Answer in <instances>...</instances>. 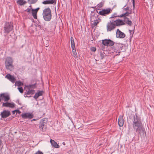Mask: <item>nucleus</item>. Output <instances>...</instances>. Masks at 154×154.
<instances>
[{
	"mask_svg": "<svg viewBox=\"0 0 154 154\" xmlns=\"http://www.w3.org/2000/svg\"><path fill=\"white\" fill-rule=\"evenodd\" d=\"M43 16L44 20L46 21H49L51 18V10L49 8L45 9L43 12Z\"/></svg>",
	"mask_w": 154,
	"mask_h": 154,
	"instance_id": "2",
	"label": "nucleus"
},
{
	"mask_svg": "<svg viewBox=\"0 0 154 154\" xmlns=\"http://www.w3.org/2000/svg\"><path fill=\"white\" fill-rule=\"evenodd\" d=\"M16 112V110L13 111H12V113L13 114H14Z\"/></svg>",
	"mask_w": 154,
	"mask_h": 154,
	"instance_id": "40",
	"label": "nucleus"
},
{
	"mask_svg": "<svg viewBox=\"0 0 154 154\" xmlns=\"http://www.w3.org/2000/svg\"><path fill=\"white\" fill-rule=\"evenodd\" d=\"M44 93L43 91H39L36 93L34 96V98L35 99H37L39 97L42 96Z\"/></svg>",
	"mask_w": 154,
	"mask_h": 154,
	"instance_id": "21",
	"label": "nucleus"
},
{
	"mask_svg": "<svg viewBox=\"0 0 154 154\" xmlns=\"http://www.w3.org/2000/svg\"><path fill=\"white\" fill-rule=\"evenodd\" d=\"M91 51L93 52H94L96 51V48L94 47H92L91 48Z\"/></svg>",
	"mask_w": 154,
	"mask_h": 154,
	"instance_id": "34",
	"label": "nucleus"
},
{
	"mask_svg": "<svg viewBox=\"0 0 154 154\" xmlns=\"http://www.w3.org/2000/svg\"><path fill=\"white\" fill-rule=\"evenodd\" d=\"M1 98L0 97V102L1 101Z\"/></svg>",
	"mask_w": 154,
	"mask_h": 154,
	"instance_id": "44",
	"label": "nucleus"
},
{
	"mask_svg": "<svg viewBox=\"0 0 154 154\" xmlns=\"http://www.w3.org/2000/svg\"><path fill=\"white\" fill-rule=\"evenodd\" d=\"M133 7L134 8L135 7V2L134 1H133Z\"/></svg>",
	"mask_w": 154,
	"mask_h": 154,
	"instance_id": "37",
	"label": "nucleus"
},
{
	"mask_svg": "<svg viewBox=\"0 0 154 154\" xmlns=\"http://www.w3.org/2000/svg\"><path fill=\"white\" fill-rule=\"evenodd\" d=\"M114 24L116 27V26H119L124 24L123 21V20L118 19L116 20L113 21Z\"/></svg>",
	"mask_w": 154,
	"mask_h": 154,
	"instance_id": "14",
	"label": "nucleus"
},
{
	"mask_svg": "<svg viewBox=\"0 0 154 154\" xmlns=\"http://www.w3.org/2000/svg\"><path fill=\"white\" fill-rule=\"evenodd\" d=\"M126 23L130 26H131L132 24V22L130 20H128Z\"/></svg>",
	"mask_w": 154,
	"mask_h": 154,
	"instance_id": "33",
	"label": "nucleus"
},
{
	"mask_svg": "<svg viewBox=\"0 0 154 154\" xmlns=\"http://www.w3.org/2000/svg\"><path fill=\"white\" fill-rule=\"evenodd\" d=\"M18 89L21 93H22L23 92V90L22 87L18 88Z\"/></svg>",
	"mask_w": 154,
	"mask_h": 154,
	"instance_id": "31",
	"label": "nucleus"
},
{
	"mask_svg": "<svg viewBox=\"0 0 154 154\" xmlns=\"http://www.w3.org/2000/svg\"><path fill=\"white\" fill-rule=\"evenodd\" d=\"M39 8H37L35 9H32L31 13L32 14L33 18L35 19H37V13L39 9Z\"/></svg>",
	"mask_w": 154,
	"mask_h": 154,
	"instance_id": "18",
	"label": "nucleus"
},
{
	"mask_svg": "<svg viewBox=\"0 0 154 154\" xmlns=\"http://www.w3.org/2000/svg\"><path fill=\"white\" fill-rule=\"evenodd\" d=\"M20 4L21 5H23V3H22V2H20Z\"/></svg>",
	"mask_w": 154,
	"mask_h": 154,
	"instance_id": "42",
	"label": "nucleus"
},
{
	"mask_svg": "<svg viewBox=\"0 0 154 154\" xmlns=\"http://www.w3.org/2000/svg\"><path fill=\"white\" fill-rule=\"evenodd\" d=\"M104 3L101 2L99 3L95 6V8L97 10H100L103 6Z\"/></svg>",
	"mask_w": 154,
	"mask_h": 154,
	"instance_id": "24",
	"label": "nucleus"
},
{
	"mask_svg": "<svg viewBox=\"0 0 154 154\" xmlns=\"http://www.w3.org/2000/svg\"><path fill=\"white\" fill-rule=\"evenodd\" d=\"M5 78L11 81L12 83L15 82L16 79L13 76L9 74H7L5 76Z\"/></svg>",
	"mask_w": 154,
	"mask_h": 154,
	"instance_id": "12",
	"label": "nucleus"
},
{
	"mask_svg": "<svg viewBox=\"0 0 154 154\" xmlns=\"http://www.w3.org/2000/svg\"><path fill=\"white\" fill-rule=\"evenodd\" d=\"M70 40L72 48H75V46L73 38L72 37H71L70 38Z\"/></svg>",
	"mask_w": 154,
	"mask_h": 154,
	"instance_id": "25",
	"label": "nucleus"
},
{
	"mask_svg": "<svg viewBox=\"0 0 154 154\" xmlns=\"http://www.w3.org/2000/svg\"><path fill=\"white\" fill-rule=\"evenodd\" d=\"M63 145H65V143L64 142H63Z\"/></svg>",
	"mask_w": 154,
	"mask_h": 154,
	"instance_id": "43",
	"label": "nucleus"
},
{
	"mask_svg": "<svg viewBox=\"0 0 154 154\" xmlns=\"http://www.w3.org/2000/svg\"><path fill=\"white\" fill-rule=\"evenodd\" d=\"M129 9V8L128 7H127L126 8H125L124 9V10H125V11H127Z\"/></svg>",
	"mask_w": 154,
	"mask_h": 154,
	"instance_id": "39",
	"label": "nucleus"
},
{
	"mask_svg": "<svg viewBox=\"0 0 154 154\" xmlns=\"http://www.w3.org/2000/svg\"><path fill=\"white\" fill-rule=\"evenodd\" d=\"M17 113L19 114H20L21 113V112L19 110H16V112Z\"/></svg>",
	"mask_w": 154,
	"mask_h": 154,
	"instance_id": "38",
	"label": "nucleus"
},
{
	"mask_svg": "<svg viewBox=\"0 0 154 154\" xmlns=\"http://www.w3.org/2000/svg\"><path fill=\"white\" fill-rule=\"evenodd\" d=\"M124 119L122 116H119L118 119V124L120 127H122L124 125Z\"/></svg>",
	"mask_w": 154,
	"mask_h": 154,
	"instance_id": "17",
	"label": "nucleus"
},
{
	"mask_svg": "<svg viewBox=\"0 0 154 154\" xmlns=\"http://www.w3.org/2000/svg\"><path fill=\"white\" fill-rule=\"evenodd\" d=\"M129 14L128 12H127L125 13L122 14H121L119 16H117L116 14H115L112 15L111 17L113 18V17H125V16H128V15H129Z\"/></svg>",
	"mask_w": 154,
	"mask_h": 154,
	"instance_id": "20",
	"label": "nucleus"
},
{
	"mask_svg": "<svg viewBox=\"0 0 154 154\" xmlns=\"http://www.w3.org/2000/svg\"><path fill=\"white\" fill-rule=\"evenodd\" d=\"M13 29V24L11 22L6 23L4 27V32L8 33Z\"/></svg>",
	"mask_w": 154,
	"mask_h": 154,
	"instance_id": "4",
	"label": "nucleus"
},
{
	"mask_svg": "<svg viewBox=\"0 0 154 154\" xmlns=\"http://www.w3.org/2000/svg\"><path fill=\"white\" fill-rule=\"evenodd\" d=\"M5 65L13 64L12 59L10 57H7L5 60Z\"/></svg>",
	"mask_w": 154,
	"mask_h": 154,
	"instance_id": "19",
	"label": "nucleus"
},
{
	"mask_svg": "<svg viewBox=\"0 0 154 154\" xmlns=\"http://www.w3.org/2000/svg\"><path fill=\"white\" fill-rule=\"evenodd\" d=\"M32 9H29V8H27L26 11H27V12H29V13H30V12H32Z\"/></svg>",
	"mask_w": 154,
	"mask_h": 154,
	"instance_id": "35",
	"label": "nucleus"
},
{
	"mask_svg": "<svg viewBox=\"0 0 154 154\" xmlns=\"http://www.w3.org/2000/svg\"><path fill=\"white\" fill-rule=\"evenodd\" d=\"M99 22V21H97V20L94 21L93 23V24L94 26H96L98 23Z\"/></svg>",
	"mask_w": 154,
	"mask_h": 154,
	"instance_id": "32",
	"label": "nucleus"
},
{
	"mask_svg": "<svg viewBox=\"0 0 154 154\" xmlns=\"http://www.w3.org/2000/svg\"><path fill=\"white\" fill-rule=\"evenodd\" d=\"M42 2V3L44 4H56L57 0H45Z\"/></svg>",
	"mask_w": 154,
	"mask_h": 154,
	"instance_id": "15",
	"label": "nucleus"
},
{
	"mask_svg": "<svg viewBox=\"0 0 154 154\" xmlns=\"http://www.w3.org/2000/svg\"><path fill=\"white\" fill-rule=\"evenodd\" d=\"M112 11V10L111 8H108L106 9H103L102 10L99 11L98 12L97 11V12L101 15L106 16L111 13Z\"/></svg>",
	"mask_w": 154,
	"mask_h": 154,
	"instance_id": "5",
	"label": "nucleus"
},
{
	"mask_svg": "<svg viewBox=\"0 0 154 154\" xmlns=\"http://www.w3.org/2000/svg\"><path fill=\"white\" fill-rule=\"evenodd\" d=\"M11 115L10 112L8 110H4L1 113V115L3 118L8 117Z\"/></svg>",
	"mask_w": 154,
	"mask_h": 154,
	"instance_id": "10",
	"label": "nucleus"
},
{
	"mask_svg": "<svg viewBox=\"0 0 154 154\" xmlns=\"http://www.w3.org/2000/svg\"><path fill=\"white\" fill-rule=\"evenodd\" d=\"M15 106V104L13 103H8L6 102L5 103H3L2 104V106L6 107H9L11 108H13Z\"/></svg>",
	"mask_w": 154,
	"mask_h": 154,
	"instance_id": "13",
	"label": "nucleus"
},
{
	"mask_svg": "<svg viewBox=\"0 0 154 154\" xmlns=\"http://www.w3.org/2000/svg\"><path fill=\"white\" fill-rule=\"evenodd\" d=\"M133 127L136 132L140 134L143 133V130L140 119L136 115L134 117Z\"/></svg>",
	"mask_w": 154,
	"mask_h": 154,
	"instance_id": "1",
	"label": "nucleus"
},
{
	"mask_svg": "<svg viewBox=\"0 0 154 154\" xmlns=\"http://www.w3.org/2000/svg\"><path fill=\"white\" fill-rule=\"evenodd\" d=\"M15 84L18 86H20L23 85V83L20 81L17 82Z\"/></svg>",
	"mask_w": 154,
	"mask_h": 154,
	"instance_id": "27",
	"label": "nucleus"
},
{
	"mask_svg": "<svg viewBox=\"0 0 154 154\" xmlns=\"http://www.w3.org/2000/svg\"><path fill=\"white\" fill-rule=\"evenodd\" d=\"M127 16L124 17V21L126 23L128 20H129L128 18L126 17Z\"/></svg>",
	"mask_w": 154,
	"mask_h": 154,
	"instance_id": "30",
	"label": "nucleus"
},
{
	"mask_svg": "<svg viewBox=\"0 0 154 154\" xmlns=\"http://www.w3.org/2000/svg\"><path fill=\"white\" fill-rule=\"evenodd\" d=\"M125 36V34L123 32H121L119 29H117L116 32V36L117 38H123Z\"/></svg>",
	"mask_w": 154,
	"mask_h": 154,
	"instance_id": "8",
	"label": "nucleus"
},
{
	"mask_svg": "<svg viewBox=\"0 0 154 154\" xmlns=\"http://www.w3.org/2000/svg\"><path fill=\"white\" fill-rule=\"evenodd\" d=\"M106 54H105L103 53H101L100 54V57L101 59H103L104 57L105 56Z\"/></svg>",
	"mask_w": 154,
	"mask_h": 154,
	"instance_id": "29",
	"label": "nucleus"
},
{
	"mask_svg": "<svg viewBox=\"0 0 154 154\" xmlns=\"http://www.w3.org/2000/svg\"><path fill=\"white\" fill-rule=\"evenodd\" d=\"M28 1L29 3L32 4L35 3L37 0H28Z\"/></svg>",
	"mask_w": 154,
	"mask_h": 154,
	"instance_id": "28",
	"label": "nucleus"
},
{
	"mask_svg": "<svg viewBox=\"0 0 154 154\" xmlns=\"http://www.w3.org/2000/svg\"><path fill=\"white\" fill-rule=\"evenodd\" d=\"M134 0H132V1H134Z\"/></svg>",
	"mask_w": 154,
	"mask_h": 154,
	"instance_id": "47",
	"label": "nucleus"
},
{
	"mask_svg": "<svg viewBox=\"0 0 154 154\" xmlns=\"http://www.w3.org/2000/svg\"><path fill=\"white\" fill-rule=\"evenodd\" d=\"M39 127L41 130L42 131H44L46 130L47 128L46 123L43 121L41 122Z\"/></svg>",
	"mask_w": 154,
	"mask_h": 154,
	"instance_id": "11",
	"label": "nucleus"
},
{
	"mask_svg": "<svg viewBox=\"0 0 154 154\" xmlns=\"http://www.w3.org/2000/svg\"><path fill=\"white\" fill-rule=\"evenodd\" d=\"M50 142L52 146L56 148H58L59 147V145L57 144L56 142L54 140L51 139L50 140Z\"/></svg>",
	"mask_w": 154,
	"mask_h": 154,
	"instance_id": "22",
	"label": "nucleus"
},
{
	"mask_svg": "<svg viewBox=\"0 0 154 154\" xmlns=\"http://www.w3.org/2000/svg\"><path fill=\"white\" fill-rule=\"evenodd\" d=\"M35 87V85H29L26 86V87L27 88L28 91L27 93L25 94L24 96L25 97H29L30 96H28V95H32L33 94L35 93V91L32 89L34 88Z\"/></svg>",
	"mask_w": 154,
	"mask_h": 154,
	"instance_id": "3",
	"label": "nucleus"
},
{
	"mask_svg": "<svg viewBox=\"0 0 154 154\" xmlns=\"http://www.w3.org/2000/svg\"><path fill=\"white\" fill-rule=\"evenodd\" d=\"M107 30L108 32L111 31L115 28L116 26L113 21L108 22L106 25Z\"/></svg>",
	"mask_w": 154,
	"mask_h": 154,
	"instance_id": "7",
	"label": "nucleus"
},
{
	"mask_svg": "<svg viewBox=\"0 0 154 154\" xmlns=\"http://www.w3.org/2000/svg\"><path fill=\"white\" fill-rule=\"evenodd\" d=\"M46 47H48V45H46Z\"/></svg>",
	"mask_w": 154,
	"mask_h": 154,
	"instance_id": "46",
	"label": "nucleus"
},
{
	"mask_svg": "<svg viewBox=\"0 0 154 154\" xmlns=\"http://www.w3.org/2000/svg\"><path fill=\"white\" fill-rule=\"evenodd\" d=\"M6 68L8 70L12 71L14 69V66L13 64L5 65Z\"/></svg>",
	"mask_w": 154,
	"mask_h": 154,
	"instance_id": "23",
	"label": "nucleus"
},
{
	"mask_svg": "<svg viewBox=\"0 0 154 154\" xmlns=\"http://www.w3.org/2000/svg\"><path fill=\"white\" fill-rule=\"evenodd\" d=\"M35 154H43V153L42 152L38 151L35 153Z\"/></svg>",
	"mask_w": 154,
	"mask_h": 154,
	"instance_id": "36",
	"label": "nucleus"
},
{
	"mask_svg": "<svg viewBox=\"0 0 154 154\" xmlns=\"http://www.w3.org/2000/svg\"><path fill=\"white\" fill-rule=\"evenodd\" d=\"M102 44L105 46H111L114 44V42L110 39H105L102 40Z\"/></svg>",
	"mask_w": 154,
	"mask_h": 154,
	"instance_id": "6",
	"label": "nucleus"
},
{
	"mask_svg": "<svg viewBox=\"0 0 154 154\" xmlns=\"http://www.w3.org/2000/svg\"><path fill=\"white\" fill-rule=\"evenodd\" d=\"M72 54L73 55V56L74 57L76 58L77 57V53H76V50L75 48H73L72 49Z\"/></svg>",
	"mask_w": 154,
	"mask_h": 154,
	"instance_id": "26",
	"label": "nucleus"
},
{
	"mask_svg": "<svg viewBox=\"0 0 154 154\" xmlns=\"http://www.w3.org/2000/svg\"><path fill=\"white\" fill-rule=\"evenodd\" d=\"M33 120L34 121V120H35V119H33Z\"/></svg>",
	"mask_w": 154,
	"mask_h": 154,
	"instance_id": "45",
	"label": "nucleus"
},
{
	"mask_svg": "<svg viewBox=\"0 0 154 154\" xmlns=\"http://www.w3.org/2000/svg\"><path fill=\"white\" fill-rule=\"evenodd\" d=\"M1 97L2 99H4V100L5 102L8 101L10 99L9 95L5 94H1Z\"/></svg>",
	"mask_w": 154,
	"mask_h": 154,
	"instance_id": "16",
	"label": "nucleus"
},
{
	"mask_svg": "<svg viewBox=\"0 0 154 154\" xmlns=\"http://www.w3.org/2000/svg\"><path fill=\"white\" fill-rule=\"evenodd\" d=\"M2 143V142L1 141V140H0V145Z\"/></svg>",
	"mask_w": 154,
	"mask_h": 154,
	"instance_id": "41",
	"label": "nucleus"
},
{
	"mask_svg": "<svg viewBox=\"0 0 154 154\" xmlns=\"http://www.w3.org/2000/svg\"><path fill=\"white\" fill-rule=\"evenodd\" d=\"M22 118L23 119H32L33 118V115L29 113H24L21 115Z\"/></svg>",
	"mask_w": 154,
	"mask_h": 154,
	"instance_id": "9",
	"label": "nucleus"
}]
</instances>
